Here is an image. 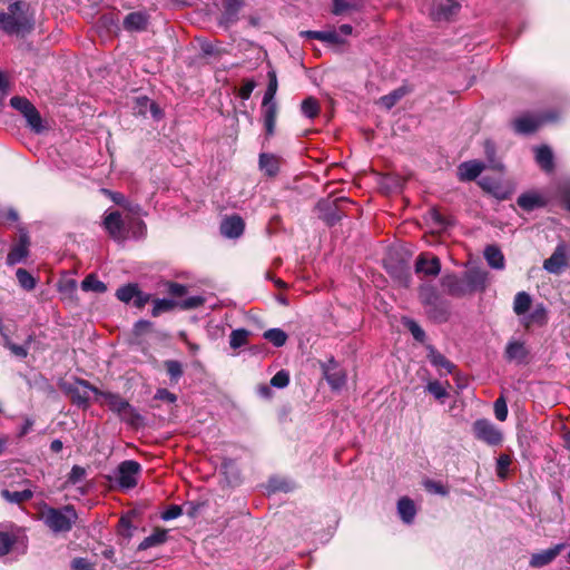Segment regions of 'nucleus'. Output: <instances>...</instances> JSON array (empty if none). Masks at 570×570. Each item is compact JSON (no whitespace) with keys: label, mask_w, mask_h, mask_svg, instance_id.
Listing matches in <instances>:
<instances>
[{"label":"nucleus","mask_w":570,"mask_h":570,"mask_svg":"<svg viewBox=\"0 0 570 570\" xmlns=\"http://www.w3.org/2000/svg\"><path fill=\"white\" fill-rule=\"evenodd\" d=\"M138 285L137 284H127L119 287L116 291V297L122 303H130L134 301L135 295H137Z\"/></svg>","instance_id":"nucleus-39"},{"label":"nucleus","mask_w":570,"mask_h":570,"mask_svg":"<svg viewBox=\"0 0 570 570\" xmlns=\"http://www.w3.org/2000/svg\"><path fill=\"white\" fill-rule=\"evenodd\" d=\"M289 383V375L286 371L277 372L271 380V385L277 389H284Z\"/></svg>","instance_id":"nucleus-51"},{"label":"nucleus","mask_w":570,"mask_h":570,"mask_svg":"<svg viewBox=\"0 0 570 570\" xmlns=\"http://www.w3.org/2000/svg\"><path fill=\"white\" fill-rule=\"evenodd\" d=\"M416 273L428 276H436L441 271V263L436 256L429 258L426 254H421L415 263Z\"/></svg>","instance_id":"nucleus-14"},{"label":"nucleus","mask_w":570,"mask_h":570,"mask_svg":"<svg viewBox=\"0 0 570 570\" xmlns=\"http://www.w3.org/2000/svg\"><path fill=\"white\" fill-rule=\"evenodd\" d=\"M35 28V18L29 4L16 1L9 4L7 11H0V30L9 36H24Z\"/></svg>","instance_id":"nucleus-1"},{"label":"nucleus","mask_w":570,"mask_h":570,"mask_svg":"<svg viewBox=\"0 0 570 570\" xmlns=\"http://www.w3.org/2000/svg\"><path fill=\"white\" fill-rule=\"evenodd\" d=\"M428 357L432 365L436 367H443L449 373H451L454 367V365L449 360H446L444 355L435 351L433 347H430Z\"/></svg>","instance_id":"nucleus-36"},{"label":"nucleus","mask_w":570,"mask_h":570,"mask_svg":"<svg viewBox=\"0 0 570 570\" xmlns=\"http://www.w3.org/2000/svg\"><path fill=\"white\" fill-rule=\"evenodd\" d=\"M472 431L475 439L491 446L499 445L503 441L501 430L487 419L476 420L472 425Z\"/></svg>","instance_id":"nucleus-5"},{"label":"nucleus","mask_w":570,"mask_h":570,"mask_svg":"<svg viewBox=\"0 0 570 570\" xmlns=\"http://www.w3.org/2000/svg\"><path fill=\"white\" fill-rule=\"evenodd\" d=\"M351 4L346 0H333V13L338 16L350 9Z\"/></svg>","instance_id":"nucleus-64"},{"label":"nucleus","mask_w":570,"mask_h":570,"mask_svg":"<svg viewBox=\"0 0 570 570\" xmlns=\"http://www.w3.org/2000/svg\"><path fill=\"white\" fill-rule=\"evenodd\" d=\"M323 42L332 43V45H341L343 43V39L341 38L338 31L330 30L324 31Z\"/></svg>","instance_id":"nucleus-58"},{"label":"nucleus","mask_w":570,"mask_h":570,"mask_svg":"<svg viewBox=\"0 0 570 570\" xmlns=\"http://www.w3.org/2000/svg\"><path fill=\"white\" fill-rule=\"evenodd\" d=\"M29 236L26 233H21L18 243L12 246L7 256V264L16 265L23 262L29 254Z\"/></svg>","instance_id":"nucleus-12"},{"label":"nucleus","mask_w":570,"mask_h":570,"mask_svg":"<svg viewBox=\"0 0 570 570\" xmlns=\"http://www.w3.org/2000/svg\"><path fill=\"white\" fill-rule=\"evenodd\" d=\"M264 338L271 342L274 346L281 347L287 341V334L281 328H271L264 332Z\"/></svg>","instance_id":"nucleus-35"},{"label":"nucleus","mask_w":570,"mask_h":570,"mask_svg":"<svg viewBox=\"0 0 570 570\" xmlns=\"http://www.w3.org/2000/svg\"><path fill=\"white\" fill-rule=\"evenodd\" d=\"M86 469L80 465H73L70 473L68 474L67 482L70 484H77L86 478Z\"/></svg>","instance_id":"nucleus-49"},{"label":"nucleus","mask_w":570,"mask_h":570,"mask_svg":"<svg viewBox=\"0 0 570 570\" xmlns=\"http://www.w3.org/2000/svg\"><path fill=\"white\" fill-rule=\"evenodd\" d=\"M155 399L167 403H175L177 401V396L166 389H158L156 391Z\"/></svg>","instance_id":"nucleus-55"},{"label":"nucleus","mask_w":570,"mask_h":570,"mask_svg":"<svg viewBox=\"0 0 570 570\" xmlns=\"http://www.w3.org/2000/svg\"><path fill=\"white\" fill-rule=\"evenodd\" d=\"M73 570H96L95 567L83 558H77L72 561Z\"/></svg>","instance_id":"nucleus-60"},{"label":"nucleus","mask_w":570,"mask_h":570,"mask_svg":"<svg viewBox=\"0 0 570 570\" xmlns=\"http://www.w3.org/2000/svg\"><path fill=\"white\" fill-rule=\"evenodd\" d=\"M187 292V288L185 285L178 284V283H169L168 284V293L173 296L180 297L185 295Z\"/></svg>","instance_id":"nucleus-61"},{"label":"nucleus","mask_w":570,"mask_h":570,"mask_svg":"<svg viewBox=\"0 0 570 570\" xmlns=\"http://www.w3.org/2000/svg\"><path fill=\"white\" fill-rule=\"evenodd\" d=\"M30 340H31V336L28 337L27 344L17 345L11 342L9 334H8V335H4V337L2 338V343L8 350H10V352L13 355L23 358L28 355V344H29Z\"/></svg>","instance_id":"nucleus-40"},{"label":"nucleus","mask_w":570,"mask_h":570,"mask_svg":"<svg viewBox=\"0 0 570 570\" xmlns=\"http://www.w3.org/2000/svg\"><path fill=\"white\" fill-rule=\"evenodd\" d=\"M461 6L455 0H438L431 9V16L436 21H446L455 16Z\"/></svg>","instance_id":"nucleus-9"},{"label":"nucleus","mask_w":570,"mask_h":570,"mask_svg":"<svg viewBox=\"0 0 570 570\" xmlns=\"http://www.w3.org/2000/svg\"><path fill=\"white\" fill-rule=\"evenodd\" d=\"M175 302L168 298H157L154 301L151 315L157 317L164 312L173 309Z\"/></svg>","instance_id":"nucleus-44"},{"label":"nucleus","mask_w":570,"mask_h":570,"mask_svg":"<svg viewBox=\"0 0 570 570\" xmlns=\"http://www.w3.org/2000/svg\"><path fill=\"white\" fill-rule=\"evenodd\" d=\"M127 230L128 238H140L145 235L146 225L141 219L128 215Z\"/></svg>","instance_id":"nucleus-30"},{"label":"nucleus","mask_w":570,"mask_h":570,"mask_svg":"<svg viewBox=\"0 0 570 570\" xmlns=\"http://www.w3.org/2000/svg\"><path fill=\"white\" fill-rule=\"evenodd\" d=\"M249 332L244 328L234 330L229 336V345L232 348H239L247 344Z\"/></svg>","instance_id":"nucleus-42"},{"label":"nucleus","mask_w":570,"mask_h":570,"mask_svg":"<svg viewBox=\"0 0 570 570\" xmlns=\"http://www.w3.org/2000/svg\"><path fill=\"white\" fill-rule=\"evenodd\" d=\"M245 223L238 215L225 217L220 223V233L227 238H238L243 235Z\"/></svg>","instance_id":"nucleus-11"},{"label":"nucleus","mask_w":570,"mask_h":570,"mask_svg":"<svg viewBox=\"0 0 570 570\" xmlns=\"http://www.w3.org/2000/svg\"><path fill=\"white\" fill-rule=\"evenodd\" d=\"M483 169L484 166L481 161H465L459 166V177L461 180H473L483 171Z\"/></svg>","instance_id":"nucleus-18"},{"label":"nucleus","mask_w":570,"mask_h":570,"mask_svg":"<svg viewBox=\"0 0 570 570\" xmlns=\"http://www.w3.org/2000/svg\"><path fill=\"white\" fill-rule=\"evenodd\" d=\"M17 279L20 286L27 291H31L36 287L35 277L23 268H18L16 272Z\"/></svg>","instance_id":"nucleus-43"},{"label":"nucleus","mask_w":570,"mask_h":570,"mask_svg":"<svg viewBox=\"0 0 570 570\" xmlns=\"http://www.w3.org/2000/svg\"><path fill=\"white\" fill-rule=\"evenodd\" d=\"M165 366L167 370L168 375L170 376L171 381H178L180 376L183 375V366L178 361H166Z\"/></svg>","instance_id":"nucleus-48"},{"label":"nucleus","mask_w":570,"mask_h":570,"mask_svg":"<svg viewBox=\"0 0 570 570\" xmlns=\"http://www.w3.org/2000/svg\"><path fill=\"white\" fill-rule=\"evenodd\" d=\"M564 547V543H559L550 549L532 554L530 566L533 568H541L549 564L560 554Z\"/></svg>","instance_id":"nucleus-13"},{"label":"nucleus","mask_w":570,"mask_h":570,"mask_svg":"<svg viewBox=\"0 0 570 570\" xmlns=\"http://www.w3.org/2000/svg\"><path fill=\"white\" fill-rule=\"evenodd\" d=\"M224 10L220 17V24L228 27L237 21L238 12L243 8V0H222Z\"/></svg>","instance_id":"nucleus-16"},{"label":"nucleus","mask_w":570,"mask_h":570,"mask_svg":"<svg viewBox=\"0 0 570 570\" xmlns=\"http://www.w3.org/2000/svg\"><path fill=\"white\" fill-rule=\"evenodd\" d=\"M90 393H94L96 396H97V400L99 399V391L91 386L88 382L86 381H80L79 382V390H77L73 395H72V400L76 404L78 405H86L90 399Z\"/></svg>","instance_id":"nucleus-21"},{"label":"nucleus","mask_w":570,"mask_h":570,"mask_svg":"<svg viewBox=\"0 0 570 570\" xmlns=\"http://www.w3.org/2000/svg\"><path fill=\"white\" fill-rule=\"evenodd\" d=\"M81 288L85 292H96V293H104L107 291V286L105 283L99 281L95 275L90 274L85 277V279L81 282Z\"/></svg>","instance_id":"nucleus-34"},{"label":"nucleus","mask_w":570,"mask_h":570,"mask_svg":"<svg viewBox=\"0 0 570 570\" xmlns=\"http://www.w3.org/2000/svg\"><path fill=\"white\" fill-rule=\"evenodd\" d=\"M444 287L448 288V292L451 295H463L465 293V288L462 282L456 276H445L442 281Z\"/></svg>","instance_id":"nucleus-37"},{"label":"nucleus","mask_w":570,"mask_h":570,"mask_svg":"<svg viewBox=\"0 0 570 570\" xmlns=\"http://www.w3.org/2000/svg\"><path fill=\"white\" fill-rule=\"evenodd\" d=\"M264 110V124L266 128L267 135L274 134L276 115H277V106L275 101H272L267 105H263Z\"/></svg>","instance_id":"nucleus-27"},{"label":"nucleus","mask_w":570,"mask_h":570,"mask_svg":"<svg viewBox=\"0 0 570 570\" xmlns=\"http://www.w3.org/2000/svg\"><path fill=\"white\" fill-rule=\"evenodd\" d=\"M465 281L470 291H483L488 282V273L481 269H470L465 274Z\"/></svg>","instance_id":"nucleus-19"},{"label":"nucleus","mask_w":570,"mask_h":570,"mask_svg":"<svg viewBox=\"0 0 570 570\" xmlns=\"http://www.w3.org/2000/svg\"><path fill=\"white\" fill-rule=\"evenodd\" d=\"M511 464V458L508 454H500L497 459V474L500 479L504 480L508 475V470Z\"/></svg>","instance_id":"nucleus-47"},{"label":"nucleus","mask_w":570,"mask_h":570,"mask_svg":"<svg viewBox=\"0 0 570 570\" xmlns=\"http://www.w3.org/2000/svg\"><path fill=\"white\" fill-rule=\"evenodd\" d=\"M494 414L495 417L503 422L508 417V406L503 396L497 399L494 402Z\"/></svg>","instance_id":"nucleus-50"},{"label":"nucleus","mask_w":570,"mask_h":570,"mask_svg":"<svg viewBox=\"0 0 570 570\" xmlns=\"http://www.w3.org/2000/svg\"><path fill=\"white\" fill-rule=\"evenodd\" d=\"M324 376L333 390H340L346 383V374L334 358L323 366Z\"/></svg>","instance_id":"nucleus-10"},{"label":"nucleus","mask_w":570,"mask_h":570,"mask_svg":"<svg viewBox=\"0 0 570 570\" xmlns=\"http://www.w3.org/2000/svg\"><path fill=\"white\" fill-rule=\"evenodd\" d=\"M424 487L429 492L434 493V494L448 495V493H449L448 488L445 485H443L441 482L426 480L424 482Z\"/></svg>","instance_id":"nucleus-52"},{"label":"nucleus","mask_w":570,"mask_h":570,"mask_svg":"<svg viewBox=\"0 0 570 570\" xmlns=\"http://www.w3.org/2000/svg\"><path fill=\"white\" fill-rule=\"evenodd\" d=\"M532 304V297L527 292H519L513 299V312L520 320L529 312Z\"/></svg>","instance_id":"nucleus-23"},{"label":"nucleus","mask_w":570,"mask_h":570,"mask_svg":"<svg viewBox=\"0 0 570 570\" xmlns=\"http://www.w3.org/2000/svg\"><path fill=\"white\" fill-rule=\"evenodd\" d=\"M29 127L37 134L43 130L42 118L36 107H32L27 115L23 116Z\"/></svg>","instance_id":"nucleus-41"},{"label":"nucleus","mask_w":570,"mask_h":570,"mask_svg":"<svg viewBox=\"0 0 570 570\" xmlns=\"http://www.w3.org/2000/svg\"><path fill=\"white\" fill-rule=\"evenodd\" d=\"M405 325L416 341H419V342L424 341L425 333L416 322H414L412 320H406Z\"/></svg>","instance_id":"nucleus-53"},{"label":"nucleus","mask_w":570,"mask_h":570,"mask_svg":"<svg viewBox=\"0 0 570 570\" xmlns=\"http://www.w3.org/2000/svg\"><path fill=\"white\" fill-rule=\"evenodd\" d=\"M543 200L542 198L537 195V194H532V193H527V194H522L519 198H518V205L524 209V210H532L537 207H541L543 206Z\"/></svg>","instance_id":"nucleus-28"},{"label":"nucleus","mask_w":570,"mask_h":570,"mask_svg":"<svg viewBox=\"0 0 570 570\" xmlns=\"http://www.w3.org/2000/svg\"><path fill=\"white\" fill-rule=\"evenodd\" d=\"M267 77H268V85H267V89L264 94L263 105H267L272 101H275L274 98H275V95H276L277 88H278L276 72L274 70H271V71H268Z\"/></svg>","instance_id":"nucleus-33"},{"label":"nucleus","mask_w":570,"mask_h":570,"mask_svg":"<svg viewBox=\"0 0 570 570\" xmlns=\"http://www.w3.org/2000/svg\"><path fill=\"white\" fill-rule=\"evenodd\" d=\"M10 105L23 116L27 115L32 107H35L27 98L19 96L12 97L10 99Z\"/></svg>","instance_id":"nucleus-45"},{"label":"nucleus","mask_w":570,"mask_h":570,"mask_svg":"<svg viewBox=\"0 0 570 570\" xmlns=\"http://www.w3.org/2000/svg\"><path fill=\"white\" fill-rule=\"evenodd\" d=\"M150 301V294H147L145 292H141L139 288L137 289V295H135L132 304L138 307L142 308L148 302Z\"/></svg>","instance_id":"nucleus-57"},{"label":"nucleus","mask_w":570,"mask_h":570,"mask_svg":"<svg viewBox=\"0 0 570 570\" xmlns=\"http://www.w3.org/2000/svg\"><path fill=\"white\" fill-rule=\"evenodd\" d=\"M167 539V532L165 530H157L150 535L146 537L140 543H139V550H147L151 547L159 546L164 543Z\"/></svg>","instance_id":"nucleus-31"},{"label":"nucleus","mask_w":570,"mask_h":570,"mask_svg":"<svg viewBox=\"0 0 570 570\" xmlns=\"http://www.w3.org/2000/svg\"><path fill=\"white\" fill-rule=\"evenodd\" d=\"M401 98V94L399 91H394L392 92L391 95H387V96H384L381 98V101L382 104L386 107V108H391L393 107L396 101Z\"/></svg>","instance_id":"nucleus-63"},{"label":"nucleus","mask_w":570,"mask_h":570,"mask_svg":"<svg viewBox=\"0 0 570 570\" xmlns=\"http://www.w3.org/2000/svg\"><path fill=\"white\" fill-rule=\"evenodd\" d=\"M141 465L134 460L122 461L109 480L115 482L121 490L134 489L138 484Z\"/></svg>","instance_id":"nucleus-3"},{"label":"nucleus","mask_w":570,"mask_h":570,"mask_svg":"<svg viewBox=\"0 0 570 570\" xmlns=\"http://www.w3.org/2000/svg\"><path fill=\"white\" fill-rule=\"evenodd\" d=\"M323 219L327 223V225H334L336 222L341 219V214L338 213L337 208H328L324 215Z\"/></svg>","instance_id":"nucleus-56"},{"label":"nucleus","mask_w":570,"mask_h":570,"mask_svg":"<svg viewBox=\"0 0 570 570\" xmlns=\"http://www.w3.org/2000/svg\"><path fill=\"white\" fill-rule=\"evenodd\" d=\"M301 110L305 117L313 119L320 114L321 108L314 97H307L302 101Z\"/></svg>","instance_id":"nucleus-38"},{"label":"nucleus","mask_w":570,"mask_h":570,"mask_svg":"<svg viewBox=\"0 0 570 570\" xmlns=\"http://www.w3.org/2000/svg\"><path fill=\"white\" fill-rule=\"evenodd\" d=\"M127 222L128 215L122 217L117 210L109 212L105 214L104 227L114 240L122 243L128 239Z\"/></svg>","instance_id":"nucleus-6"},{"label":"nucleus","mask_w":570,"mask_h":570,"mask_svg":"<svg viewBox=\"0 0 570 570\" xmlns=\"http://www.w3.org/2000/svg\"><path fill=\"white\" fill-rule=\"evenodd\" d=\"M98 402L108 406L112 412L117 413L121 420L129 424H135L139 419V415L136 414L134 407L118 394L100 392Z\"/></svg>","instance_id":"nucleus-4"},{"label":"nucleus","mask_w":570,"mask_h":570,"mask_svg":"<svg viewBox=\"0 0 570 570\" xmlns=\"http://www.w3.org/2000/svg\"><path fill=\"white\" fill-rule=\"evenodd\" d=\"M426 391L431 393L436 400H443L448 396V391L439 381H431L426 385Z\"/></svg>","instance_id":"nucleus-46"},{"label":"nucleus","mask_w":570,"mask_h":570,"mask_svg":"<svg viewBox=\"0 0 570 570\" xmlns=\"http://www.w3.org/2000/svg\"><path fill=\"white\" fill-rule=\"evenodd\" d=\"M484 257L490 267L494 269H503L505 259L499 247L494 245L487 246L484 249Z\"/></svg>","instance_id":"nucleus-22"},{"label":"nucleus","mask_w":570,"mask_h":570,"mask_svg":"<svg viewBox=\"0 0 570 570\" xmlns=\"http://www.w3.org/2000/svg\"><path fill=\"white\" fill-rule=\"evenodd\" d=\"M181 514V508L178 505L169 507L161 515L166 521L178 518Z\"/></svg>","instance_id":"nucleus-62"},{"label":"nucleus","mask_w":570,"mask_h":570,"mask_svg":"<svg viewBox=\"0 0 570 570\" xmlns=\"http://www.w3.org/2000/svg\"><path fill=\"white\" fill-rule=\"evenodd\" d=\"M528 354L529 351L525 344L517 340L509 341L504 351V355L508 361H513L519 364L527 361Z\"/></svg>","instance_id":"nucleus-17"},{"label":"nucleus","mask_w":570,"mask_h":570,"mask_svg":"<svg viewBox=\"0 0 570 570\" xmlns=\"http://www.w3.org/2000/svg\"><path fill=\"white\" fill-rule=\"evenodd\" d=\"M254 88H255V82L252 80H248L245 83H243V86L239 88L238 96L242 99L247 100L250 97Z\"/></svg>","instance_id":"nucleus-59"},{"label":"nucleus","mask_w":570,"mask_h":570,"mask_svg":"<svg viewBox=\"0 0 570 570\" xmlns=\"http://www.w3.org/2000/svg\"><path fill=\"white\" fill-rule=\"evenodd\" d=\"M570 256V246L566 243L557 245L552 255L543 262V268L550 273L559 275L568 266V257Z\"/></svg>","instance_id":"nucleus-7"},{"label":"nucleus","mask_w":570,"mask_h":570,"mask_svg":"<svg viewBox=\"0 0 570 570\" xmlns=\"http://www.w3.org/2000/svg\"><path fill=\"white\" fill-rule=\"evenodd\" d=\"M148 23V17L146 13L137 11L129 13L124 20V27L128 31H141L145 30Z\"/></svg>","instance_id":"nucleus-20"},{"label":"nucleus","mask_w":570,"mask_h":570,"mask_svg":"<svg viewBox=\"0 0 570 570\" xmlns=\"http://www.w3.org/2000/svg\"><path fill=\"white\" fill-rule=\"evenodd\" d=\"M397 512L405 523H411L416 514L414 502L406 497L401 498L397 502Z\"/></svg>","instance_id":"nucleus-24"},{"label":"nucleus","mask_w":570,"mask_h":570,"mask_svg":"<svg viewBox=\"0 0 570 570\" xmlns=\"http://www.w3.org/2000/svg\"><path fill=\"white\" fill-rule=\"evenodd\" d=\"M535 160L539 166L546 170L550 171L553 168V155L549 147L542 146L535 149Z\"/></svg>","instance_id":"nucleus-26"},{"label":"nucleus","mask_w":570,"mask_h":570,"mask_svg":"<svg viewBox=\"0 0 570 570\" xmlns=\"http://www.w3.org/2000/svg\"><path fill=\"white\" fill-rule=\"evenodd\" d=\"M554 120L551 115L537 117L533 115H524L513 121V128L519 134H531L535 131L542 124Z\"/></svg>","instance_id":"nucleus-8"},{"label":"nucleus","mask_w":570,"mask_h":570,"mask_svg":"<svg viewBox=\"0 0 570 570\" xmlns=\"http://www.w3.org/2000/svg\"><path fill=\"white\" fill-rule=\"evenodd\" d=\"M13 544V539L9 533L0 532V556H6Z\"/></svg>","instance_id":"nucleus-54"},{"label":"nucleus","mask_w":570,"mask_h":570,"mask_svg":"<svg viewBox=\"0 0 570 570\" xmlns=\"http://www.w3.org/2000/svg\"><path fill=\"white\" fill-rule=\"evenodd\" d=\"M259 167L267 175L274 176L278 171V160L275 156H273L271 154H261Z\"/></svg>","instance_id":"nucleus-32"},{"label":"nucleus","mask_w":570,"mask_h":570,"mask_svg":"<svg viewBox=\"0 0 570 570\" xmlns=\"http://www.w3.org/2000/svg\"><path fill=\"white\" fill-rule=\"evenodd\" d=\"M40 520L53 533H67L78 520V513L72 504L53 508L45 504L40 509Z\"/></svg>","instance_id":"nucleus-2"},{"label":"nucleus","mask_w":570,"mask_h":570,"mask_svg":"<svg viewBox=\"0 0 570 570\" xmlns=\"http://www.w3.org/2000/svg\"><path fill=\"white\" fill-rule=\"evenodd\" d=\"M136 110L140 115H146L147 110H149L155 119H159L161 117V110L159 107L146 96L137 98Z\"/></svg>","instance_id":"nucleus-25"},{"label":"nucleus","mask_w":570,"mask_h":570,"mask_svg":"<svg viewBox=\"0 0 570 570\" xmlns=\"http://www.w3.org/2000/svg\"><path fill=\"white\" fill-rule=\"evenodd\" d=\"M547 322H548V312H547L546 306L542 303L534 305L532 311L530 313L525 314L521 318V324L525 328H530L533 325L542 326V325L547 324Z\"/></svg>","instance_id":"nucleus-15"},{"label":"nucleus","mask_w":570,"mask_h":570,"mask_svg":"<svg viewBox=\"0 0 570 570\" xmlns=\"http://www.w3.org/2000/svg\"><path fill=\"white\" fill-rule=\"evenodd\" d=\"M1 497L10 503L19 504V503L30 500L33 497V492L30 489H26L22 491H13V492H11L9 490H2Z\"/></svg>","instance_id":"nucleus-29"}]
</instances>
